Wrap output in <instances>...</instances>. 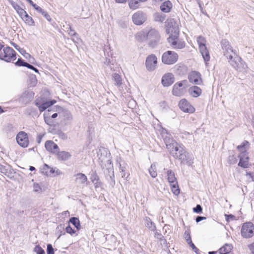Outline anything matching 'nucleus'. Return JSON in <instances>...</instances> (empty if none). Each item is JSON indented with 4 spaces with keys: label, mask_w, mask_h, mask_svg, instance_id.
<instances>
[{
    "label": "nucleus",
    "mask_w": 254,
    "mask_h": 254,
    "mask_svg": "<svg viewBox=\"0 0 254 254\" xmlns=\"http://www.w3.org/2000/svg\"><path fill=\"white\" fill-rule=\"evenodd\" d=\"M168 151L172 156L180 160L182 163L187 164L189 166L193 163L191 155L186 151L183 145L177 142L174 143L171 149H169Z\"/></svg>",
    "instance_id": "nucleus-1"
},
{
    "label": "nucleus",
    "mask_w": 254,
    "mask_h": 254,
    "mask_svg": "<svg viewBox=\"0 0 254 254\" xmlns=\"http://www.w3.org/2000/svg\"><path fill=\"white\" fill-rule=\"evenodd\" d=\"M250 146V143L247 141H244L242 143L237 147V149L240 152L239 155L240 161L238 165L242 168H247L249 166V157L246 149Z\"/></svg>",
    "instance_id": "nucleus-2"
},
{
    "label": "nucleus",
    "mask_w": 254,
    "mask_h": 254,
    "mask_svg": "<svg viewBox=\"0 0 254 254\" xmlns=\"http://www.w3.org/2000/svg\"><path fill=\"white\" fill-rule=\"evenodd\" d=\"M148 41V46L152 48L156 47L159 43L160 35L157 30L151 29L143 35Z\"/></svg>",
    "instance_id": "nucleus-3"
},
{
    "label": "nucleus",
    "mask_w": 254,
    "mask_h": 254,
    "mask_svg": "<svg viewBox=\"0 0 254 254\" xmlns=\"http://www.w3.org/2000/svg\"><path fill=\"white\" fill-rule=\"evenodd\" d=\"M179 30L178 28H175L174 33L170 34L168 38V41L171 46L175 49H181L185 47V42L178 40Z\"/></svg>",
    "instance_id": "nucleus-4"
},
{
    "label": "nucleus",
    "mask_w": 254,
    "mask_h": 254,
    "mask_svg": "<svg viewBox=\"0 0 254 254\" xmlns=\"http://www.w3.org/2000/svg\"><path fill=\"white\" fill-rule=\"evenodd\" d=\"M221 47L223 50V55L229 61H233L234 57L238 56L236 52L233 50L232 47L230 45L229 42L226 40H222Z\"/></svg>",
    "instance_id": "nucleus-5"
},
{
    "label": "nucleus",
    "mask_w": 254,
    "mask_h": 254,
    "mask_svg": "<svg viewBox=\"0 0 254 254\" xmlns=\"http://www.w3.org/2000/svg\"><path fill=\"white\" fill-rule=\"evenodd\" d=\"M241 233L244 238H252L254 235V225L250 222L244 223L242 226Z\"/></svg>",
    "instance_id": "nucleus-6"
},
{
    "label": "nucleus",
    "mask_w": 254,
    "mask_h": 254,
    "mask_svg": "<svg viewBox=\"0 0 254 254\" xmlns=\"http://www.w3.org/2000/svg\"><path fill=\"white\" fill-rule=\"evenodd\" d=\"M3 48V52H1L2 60L6 62H10L16 59V53L12 48L7 46Z\"/></svg>",
    "instance_id": "nucleus-7"
},
{
    "label": "nucleus",
    "mask_w": 254,
    "mask_h": 254,
    "mask_svg": "<svg viewBox=\"0 0 254 254\" xmlns=\"http://www.w3.org/2000/svg\"><path fill=\"white\" fill-rule=\"evenodd\" d=\"M178 59V56L174 51H168L162 55V63L166 64H172L175 63Z\"/></svg>",
    "instance_id": "nucleus-8"
},
{
    "label": "nucleus",
    "mask_w": 254,
    "mask_h": 254,
    "mask_svg": "<svg viewBox=\"0 0 254 254\" xmlns=\"http://www.w3.org/2000/svg\"><path fill=\"white\" fill-rule=\"evenodd\" d=\"M229 63L235 69L239 71L247 68L245 62L238 56L234 57L233 61H229Z\"/></svg>",
    "instance_id": "nucleus-9"
},
{
    "label": "nucleus",
    "mask_w": 254,
    "mask_h": 254,
    "mask_svg": "<svg viewBox=\"0 0 254 254\" xmlns=\"http://www.w3.org/2000/svg\"><path fill=\"white\" fill-rule=\"evenodd\" d=\"M132 21L135 25H140L146 20V16L142 11H137L132 16Z\"/></svg>",
    "instance_id": "nucleus-10"
},
{
    "label": "nucleus",
    "mask_w": 254,
    "mask_h": 254,
    "mask_svg": "<svg viewBox=\"0 0 254 254\" xmlns=\"http://www.w3.org/2000/svg\"><path fill=\"white\" fill-rule=\"evenodd\" d=\"M107 162L108 164H109V167L107 169V172H105L106 177L107 179L108 180L110 184L112 186H114L115 185V180L114 179L115 175L113 165L112 164V162L110 160H108Z\"/></svg>",
    "instance_id": "nucleus-11"
},
{
    "label": "nucleus",
    "mask_w": 254,
    "mask_h": 254,
    "mask_svg": "<svg viewBox=\"0 0 254 254\" xmlns=\"http://www.w3.org/2000/svg\"><path fill=\"white\" fill-rule=\"evenodd\" d=\"M157 58L153 54L148 56L146 60V66L149 71L154 70L157 66Z\"/></svg>",
    "instance_id": "nucleus-12"
},
{
    "label": "nucleus",
    "mask_w": 254,
    "mask_h": 254,
    "mask_svg": "<svg viewBox=\"0 0 254 254\" xmlns=\"http://www.w3.org/2000/svg\"><path fill=\"white\" fill-rule=\"evenodd\" d=\"M180 109L186 113H193L195 111V108L185 99H182L179 103Z\"/></svg>",
    "instance_id": "nucleus-13"
},
{
    "label": "nucleus",
    "mask_w": 254,
    "mask_h": 254,
    "mask_svg": "<svg viewBox=\"0 0 254 254\" xmlns=\"http://www.w3.org/2000/svg\"><path fill=\"white\" fill-rule=\"evenodd\" d=\"M162 135L168 150L169 149H171L174 143H177V142L172 138L171 135L168 133L166 129H163L162 130Z\"/></svg>",
    "instance_id": "nucleus-14"
},
{
    "label": "nucleus",
    "mask_w": 254,
    "mask_h": 254,
    "mask_svg": "<svg viewBox=\"0 0 254 254\" xmlns=\"http://www.w3.org/2000/svg\"><path fill=\"white\" fill-rule=\"evenodd\" d=\"M16 141L18 144L23 147L28 146L29 141L27 134L24 131L19 132L16 136Z\"/></svg>",
    "instance_id": "nucleus-15"
},
{
    "label": "nucleus",
    "mask_w": 254,
    "mask_h": 254,
    "mask_svg": "<svg viewBox=\"0 0 254 254\" xmlns=\"http://www.w3.org/2000/svg\"><path fill=\"white\" fill-rule=\"evenodd\" d=\"M188 79L190 82L195 85H200L202 82L200 73L196 71H191L188 76Z\"/></svg>",
    "instance_id": "nucleus-16"
},
{
    "label": "nucleus",
    "mask_w": 254,
    "mask_h": 254,
    "mask_svg": "<svg viewBox=\"0 0 254 254\" xmlns=\"http://www.w3.org/2000/svg\"><path fill=\"white\" fill-rule=\"evenodd\" d=\"M161 82L164 87L171 85L174 82V77L172 73H167L162 77Z\"/></svg>",
    "instance_id": "nucleus-17"
},
{
    "label": "nucleus",
    "mask_w": 254,
    "mask_h": 254,
    "mask_svg": "<svg viewBox=\"0 0 254 254\" xmlns=\"http://www.w3.org/2000/svg\"><path fill=\"white\" fill-rule=\"evenodd\" d=\"M45 146L48 151L53 154H57L59 151L58 145L51 140L46 141Z\"/></svg>",
    "instance_id": "nucleus-18"
},
{
    "label": "nucleus",
    "mask_w": 254,
    "mask_h": 254,
    "mask_svg": "<svg viewBox=\"0 0 254 254\" xmlns=\"http://www.w3.org/2000/svg\"><path fill=\"white\" fill-rule=\"evenodd\" d=\"M56 102V101L55 100H52L42 103H39L36 102L35 105L38 107L40 112H43L48 108L53 105Z\"/></svg>",
    "instance_id": "nucleus-19"
},
{
    "label": "nucleus",
    "mask_w": 254,
    "mask_h": 254,
    "mask_svg": "<svg viewBox=\"0 0 254 254\" xmlns=\"http://www.w3.org/2000/svg\"><path fill=\"white\" fill-rule=\"evenodd\" d=\"M190 94L193 97H199L202 92L201 89L197 86H192L189 89Z\"/></svg>",
    "instance_id": "nucleus-20"
},
{
    "label": "nucleus",
    "mask_w": 254,
    "mask_h": 254,
    "mask_svg": "<svg viewBox=\"0 0 254 254\" xmlns=\"http://www.w3.org/2000/svg\"><path fill=\"white\" fill-rule=\"evenodd\" d=\"M199 49L204 62L206 63L209 61L210 57L209 51L206 46H201V47Z\"/></svg>",
    "instance_id": "nucleus-21"
},
{
    "label": "nucleus",
    "mask_w": 254,
    "mask_h": 254,
    "mask_svg": "<svg viewBox=\"0 0 254 254\" xmlns=\"http://www.w3.org/2000/svg\"><path fill=\"white\" fill-rule=\"evenodd\" d=\"M166 26L167 27V31L168 33H174L175 28H178L175 26V22L174 19H170L167 20L166 22Z\"/></svg>",
    "instance_id": "nucleus-22"
},
{
    "label": "nucleus",
    "mask_w": 254,
    "mask_h": 254,
    "mask_svg": "<svg viewBox=\"0 0 254 254\" xmlns=\"http://www.w3.org/2000/svg\"><path fill=\"white\" fill-rule=\"evenodd\" d=\"M57 154L58 155V159L63 161H66L69 159L71 156V154L69 152L66 151L60 152L59 151Z\"/></svg>",
    "instance_id": "nucleus-23"
},
{
    "label": "nucleus",
    "mask_w": 254,
    "mask_h": 254,
    "mask_svg": "<svg viewBox=\"0 0 254 254\" xmlns=\"http://www.w3.org/2000/svg\"><path fill=\"white\" fill-rule=\"evenodd\" d=\"M172 6V3L167 0L163 2L160 6V9L164 12H169Z\"/></svg>",
    "instance_id": "nucleus-24"
},
{
    "label": "nucleus",
    "mask_w": 254,
    "mask_h": 254,
    "mask_svg": "<svg viewBox=\"0 0 254 254\" xmlns=\"http://www.w3.org/2000/svg\"><path fill=\"white\" fill-rule=\"evenodd\" d=\"M112 79L115 82V85L120 87L122 84V79L121 76L118 73H114L112 75Z\"/></svg>",
    "instance_id": "nucleus-25"
},
{
    "label": "nucleus",
    "mask_w": 254,
    "mask_h": 254,
    "mask_svg": "<svg viewBox=\"0 0 254 254\" xmlns=\"http://www.w3.org/2000/svg\"><path fill=\"white\" fill-rule=\"evenodd\" d=\"M167 180L170 184L174 183L176 184L177 179L175 177V173L172 170H169L167 172Z\"/></svg>",
    "instance_id": "nucleus-26"
},
{
    "label": "nucleus",
    "mask_w": 254,
    "mask_h": 254,
    "mask_svg": "<svg viewBox=\"0 0 254 254\" xmlns=\"http://www.w3.org/2000/svg\"><path fill=\"white\" fill-rule=\"evenodd\" d=\"M233 248V246L230 244H225L223 247L221 248L219 251L220 254H227L229 253Z\"/></svg>",
    "instance_id": "nucleus-27"
},
{
    "label": "nucleus",
    "mask_w": 254,
    "mask_h": 254,
    "mask_svg": "<svg viewBox=\"0 0 254 254\" xmlns=\"http://www.w3.org/2000/svg\"><path fill=\"white\" fill-rule=\"evenodd\" d=\"M87 181V178L85 174L78 173L76 175V181L80 184H83Z\"/></svg>",
    "instance_id": "nucleus-28"
},
{
    "label": "nucleus",
    "mask_w": 254,
    "mask_h": 254,
    "mask_svg": "<svg viewBox=\"0 0 254 254\" xmlns=\"http://www.w3.org/2000/svg\"><path fill=\"white\" fill-rule=\"evenodd\" d=\"M128 6L131 9H136L140 6V3L141 2L139 0H128Z\"/></svg>",
    "instance_id": "nucleus-29"
},
{
    "label": "nucleus",
    "mask_w": 254,
    "mask_h": 254,
    "mask_svg": "<svg viewBox=\"0 0 254 254\" xmlns=\"http://www.w3.org/2000/svg\"><path fill=\"white\" fill-rule=\"evenodd\" d=\"M145 225L151 231H155L156 230L155 224L148 217H147L145 219Z\"/></svg>",
    "instance_id": "nucleus-30"
},
{
    "label": "nucleus",
    "mask_w": 254,
    "mask_h": 254,
    "mask_svg": "<svg viewBox=\"0 0 254 254\" xmlns=\"http://www.w3.org/2000/svg\"><path fill=\"white\" fill-rule=\"evenodd\" d=\"M166 18L164 14L156 12L154 14V19L155 21L163 22Z\"/></svg>",
    "instance_id": "nucleus-31"
},
{
    "label": "nucleus",
    "mask_w": 254,
    "mask_h": 254,
    "mask_svg": "<svg viewBox=\"0 0 254 254\" xmlns=\"http://www.w3.org/2000/svg\"><path fill=\"white\" fill-rule=\"evenodd\" d=\"M69 222L71 223L77 229H80V224L79 219L75 217H71L69 219Z\"/></svg>",
    "instance_id": "nucleus-32"
},
{
    "label": "nucleus",
    "mask_w": 254,
    "mask_h": 254,
    "mask_svg": "<svg viewBox=\"0 0 254 254\" xmlns=\"http://www.w3.org/2000/svg\"><path fill=\"white\" fill-rule=\"evenodd\" d=\"M50 111L48 110V112H46L44 113V121L45 122V123L49 125V126H52L53 123H54V122H53V119L50 117Z\"/></svg>",
    "instance_id": "nucleus-33"
},
{
    "label": "nucleus",
    "mask_w": 254,
    "mask_h": 254,
    "mask_svg": "<svg viewBox=\"0 0 254 254\" xmlns=\"http://www.w3.org/2000/svg\"><path fill=\"white\" fill-rule=\"evenodd\" d=\"M22 19L25 22V23L27 24H28L30 26H33L34 25V21L32 18L28 15V14L25 15V16L23 17Z\"/></svg>",
    "instance_id": "nucleus-34"
},
{
    "label": "nucleus",
    "mask_w": 254,
    "mask_h": 254,
    "mask_svg": "<svg viewBox=\"0 0 254 254\" xmlns=\"http://www.w3.org/2000/svg\"><path fill=\"white\" fill-rule=\"evenodd\" d=\"M171 190L173 193L175 195H178L180 193V189L179 188L178 183L176 182V184L174 183L170 184Z\"/></svg>",
    "instance_id": "nucleus-35"
},
{
    "label": "nucleus",
    "mask_w": 254,
    "mask_h": 254,
    "mask_svg": "<svg viewBox=\"0 0 254 254\" xmlns=\"http://www.w3.org/2000/svg\"><path fill=\"white\" fill-rule=\"evenodd\" d=\"M64 120L67 121H70L72 119L71 113L68 111H64L63 113Z\"/></svg>",
    "instance_id": "nucleus-36"
},
{
    "label": "nucleus",
    "mask_w": 254,
    "mask_h": 254,
    "mask_svg": "<svg viewBox=\"0 0 254 254\" xmlns=\"http://www.w3.org/2000/svg\"><path fill=\"white\" fill-rule=\"evenodd\" d=\"M8 167L3 166L0 164V172L3 174L4 175L9 177V171L8 170Z\"/></svg>",
    "instance_id": "nucleus-37"
},
{
    "label": "nucleus",
    "mask_w": 254,
    "mask_h": 254,
    "mask_svg": "<svg viewBox=\"0 0 254 254\" xmlns=\"http://www.w3.org/2000/svg\"><path fill=\"white\" fill-rule=\"evenodd\" d=\"M197 42L199 45V48H200L201 46H206L205 39L202 36H198L197 39Z\"/></svg>",
    "instance_id": "nucleus-38"
},
{
    "label": "nucleus",
    "mask_w": 254,
    "mask_h": 254,
    "mask_svg": "<svg viewBox=\"0 0 254 254\" xmlns=\"http://www.w3.org/2000/svg\"><path fill=\"white\" fill-rule=\"evenodd\" d=\"M155 169V165L153 166L152 164L149 169V174L152 178H155L157 176V173Z\"/></svg>",
    "instance_id": "nucleus-39"
},
{
    "label": "nucleus",
    "mask_w": 254,
    "mask_h": 254,
    "mask_svg": "<svg viewBox=\"0 0 254 254\" xmlns=\"http://www.w3.org/2000/svg\"><path fill=\"white\" fill-rule=\"evenodd\" d=\"M34 251L37 254H45L44 250L39 245H36L35 247Z\"/></svg>",
    "instance_id": "nucleus-40"
},
{
    "label": "nucleus",
    "mask_w": 254,
    "mask_h": 254,
    "mask_svg": "<svg viewBox=\"0 0 254 254\" xmlns=\"http://www.w3.org/2000/svg\"><path fill=\"white\" fill-rule=\"evenodd\" d=\"M181 93V90L179 89V87H178L175 85H174L173 90H172V93L174 95L179 96L180 95Z\"/></svg>",
    "instance_id": "nucleus-41"
},
{
    "label": "nucleus",
    "mask_w": 254,
    "mask_h": 254,
    "mask_svg": "<svg viewBox=\"0 0 254 254\" xmlns=\"http://www.w3.org/2000/svg\"><path fill=\"white\" fill-rule=\"evenodd\" d=\"M26 64L27 63L25 62L23 59L21 58L18 59L17 62L15 63V64L18 66H26Z\"/></svg>",
    "instance_id": "nucleus-42"
},
{
    "label": "nucleus",
    "mask_w": 254,
    "mask_h": 254,
    "mask_svg": "<svg viewBox=\"0 0 254 254\" xmlns=\"http://www.w3.org/2000/svg\"><path fill=\"white\" fill-rule=\"evenodd\" d=\"M119 165H120V171H122V172L126 171L127 164L125 163V161L122 160V159L121 158H120Z\"/></svg>",
    "instance_id": "nucleus-43"
},
{
    "label": "nucleus",
    "mask_w": 254,
    "mask_h": 254,
    "mask_svg": "<svg viewBox=\"0 0 254 254\" xmlns=\"http://www.w3.org/2000/svg\"><path fill=\"white\" fill-rule=\"evenodd\" d=\"M237 159L236 157L233 155H230L228 157V162L230 164H234L237 162Z\"/></svg>",
    "instance_id": "nucleus-44"
},
{
    "label": "nucleus",
    "mask_w": 254,
    "mask_h": 254,
    "mask_svg": "<svg viewBox=\"0 0 254 254\" xmlns=\"http://www.w3.org/2000/svg\"><path fill=\"white\" fill-rule=\"evenodd\" d=\"M193 211L194 212L200 214L202 213V207L199 204H197L196 206L193 208Z\"/></svg>",
    "instance_id": "nucleus-45"
},
{
    "label": "nucleus",
    "mask_w": 254,
    "mask_h": 254,
    "mask_svg": "<svg viewBox=\"0 0 254 254\" xmlns=\"http://www.w3.org/2000/svg\"><path fill=\"white\" fill-rule=\"evenodd\" d=\"M47 254H54V249L50 244L47 245Z\"/></svg>",
    "instance_id": "nucleus-46"
},
{
    "label": "nucleus",
    "mask_w": 254,
    "mask_h": 254,
    "mask_svg": "<svg viewBox=\"0 0 254 254\" xmlns=\"http://www.w3.org/2000/svg\"><path fill=\"white\" fill-rule=\"evenodd\" d=\"M10 3L11 4L13 8L17 11L18 10H19L21 7L15 2L13 1L12 0H8Z\"/></svg>",
    "instance_id": "nucleus-47"
},
{
    "label": "nucleus",
    "mask_w": 254,
    "mask_h": 254,
    "mask_svg": "<svg viewBox=\"0 0 254 254\" xmlns=\"http://www.w3.org/2000/svg\"><path fill=\"white\" fill-rule=\"evenodd\" d=\"M65 230L66 233L70 234V235H72L75 233V231L74 229L72 228V227L68 225L66 228Z\"/></svg>",
    "instance_id": "nucleus-48"
},
{
    "label": "nucleus",
    "mask_w": 254,
    "mask_h": 254,
    "mask_svg": "<svg viewBox=\"0 0 254 254\" xmlns=\"http://www.w3.org/2000/svg\"><path fill=\"white\" fill-rule=\"evenodd\" d=\"M17 12L18 13V14L21 17L22 19L23 18L24 16H25V15H26L27 14V12H26V11H25L21 7L20 8L19 10H18L17 11Z\"/></svg>",
    "instance_id": "nucleus-49"
},
{
    "label": "nucleus",
    "mask_w": 254,
    "mask_h": 254,
    "mask_svg": "<svg viewBox=\"0 0 254 254\" xmlns=\"http://www.w3.org/2000/svg\"><path fill=\"white\" fill-rule=\"evenodd\" d=\"M50 167L46 164H45L42 169V173L46 175H49V173L48 172Z\"/></svg>",
    "instance_id": "nucleus-50"
},
{
    "label": "nucleus",
    "mask_w": 254,
    "mask_h": 254,
    "mask_svg": "<svg viewBox=\"0 0 254 254\" xmlns=\"http://www.w3.org/2000/svg\"><path fill=\"white\" fill-rule=\"evenodd\" d=\"M57 134L59 136L63 139H65L67 138L66 134L61 130L58 131Z\"/></svg>",
    "instance_id": "nucleus-51"
},
{
    "label": "nucleus",
    "mask_w": 254,
    "mask_h": 254,
    "mask_svg": "<svg viewBox=\"0 0 254 254\" xmlns=\"http://www.w3.org/2000/svg\"><path fill=\"white\" fill-rule=\"evenodd\" d=\"M184 237L188 244L190 243V241H191L190 233L187 231L185 232Z\"/></svg>",
    "instance_id": "nucleus-52"
},
{
    "label": "nucleus",
    "mask_w": 254,
    "mask_h": 254,
    "mask_svg": "<svg viewBox=\"0 0 254 254\" xmlns=\"http://www.w3.org/2000/svg\"><path fill=\"white\" fill-rule=\"evenodd\" d=\"M91 179L93 183H95V182H98L99 181V178L98 176L96 173L93 174L91 176Z\"/></svg>",
    "instance_id": "nucleus-53"
},
{
    "label": "nucleus",
    "mask_w": 254,
    "mask_h": 254,
    "mask_svg": "<svg viewBox=\"0 0 254 254\" xmlns=\"http://www.w3.org/2000/svg\"><path fill=\"white\" fill-rule=\"evenodd\" d=\"M190 246L192 248L193 251L197 253L198 252V249L195 246L194 244L191 241H190V243H188Z\"/></svg>",
    "instance_id": "nucleus-54"
},
{
    "label": "nucleus",
    "mask_w": 254,
    "mask_h": 254,
    "mask_svg": "<svg viewBox=\"0 0 254 254\" xmlns=\"http://www.w3.org/2000/svg\"><path fill=\"white\" fill-rule=\"evenodd\" d=\"M27 68H29V69H31L32 70H33L34 71H35L36 72H38V70L37 68L35 67L34 66H33L32 65L27 63V64H26V66Z\"/></svg>",
    "instance_id": "nucleus-55"
},
{
    "label": "nucleus",
    "mask_w": 254,
    "mask_h": 254,
    "mask_svg": "<svg viewBox=\"0 0 254 254\" xmlns=\"http://www.w3.org/2000/svg\"><path fill=\"white\" fill-rule=\"evenodd\" d=\"M225 219H226V220L227 221V222H229V219L231 218L232 219H235V216H234L232 214H225Z\"/></svg>",
    "instance_id": "nucleus-56"
},
{
    "label": "nucleus",
    "mask_w": 254,
    "mask_h": 254,
    "mask_svg": "<svg viewBox=\"0 0 254 254\" xmlns=\"http://www.w3.org/2000/svg\"><path fill=\"white\" fill-rule=\"evenodd\" d=\"M44 134H38L36 138V141L38 144H40L41 142L42 139L43 137Z\"/></svg>",
    "instance_id": "nucleus-57"
},
{
    "label": "nucleus",
    "mask_w": 254,
    "mask_h": 254,
    "mask_svg": "<svg viewBox=\"0 0 254 254\" xmlns=\"http://www.w3.org/2000/svg\"><path fill=\"white\" fill-rule=\"evenodd\" d=\"M29 92H28L27 91L24 92L20 96V100L22 102H28V101H25L24 100H23V98L25 96H27ZM30 101V99L28 100V101Z\"/></svg>",
    "instance_id": "nucleus-58"
},
{
    "label": "nucleus",
    "mask_w": 254,
    "mask_h": 254,
    "mask_svg": "<svg viewBox=\"0 0 254 254\" xmlns=\"http://www.w3.org/2000/svg\"><path fill=\"white\" fill-rule=\"evenodd\" d=\"M42 15L49 21H51V18L50 16V15L48 13L47 11H45L44 12V13L42 14Z\"/></svg>",
    "instance_id": "nucleus-59"
},
{
    "label": "nucleus",
    "mask_w": 254,
    "mask_h": 254,
    "mask_svg": "<svg viewBox=\"0 0 254 254\" xmlns=\"http://www.w3.org/2000/svg\"><path fill=\"white\" fill-rule=\"evenodd\" d=\"M206 218L205 217L201 216H197L195 218V221L196 223H198L202 220H205Z\"/></svg>",
    "instance_id": "nucleus-60"
},
{
    "label": "nucleus",
    "mask_w": 254,
    "mask_h": 254,
    "mask_svg": "<svg viewBox=\"0 0 254 254\" xmlns=\"http://www.w3.org/2000/svg\"><path fill=\"white\" fill-rule=\"evenodd\" d=\"M163 236L161 233H160L157 231H156L154 234V237L156 239H159V240H160L161 238H162Z\"/></svg>",
    "instance_id": "nucleus-61"
},
{
    "label": "nucleus",
    "mask_w": 254,
    "mask_h": 254,
    "mask_svg": "<svg viewBox=\"0 0 254 254\" xmlns=\"http://www.w3.org/2000/svg\"><path fill=\"white\" fill-rule=\"evenodd\" d=\"M248 248L252 254H254V243L248 245Z\"/></svg>",
    "instance_id": "nucleus-62"
},
{
    "label": "nucleus",
    "mask_w": 254,
    "mask_h": 254,
    "mask_svg": "<svg viewBox=\"0 0 254 254\" xmlns=\"http://www.w3.org/2000/svg\"><path fill=\"white\" fill-rule=\"evenodd\" d=\"M31 79L32 80L33 85H35L37 83L36 77L35 75H32L31 76Z\"/></svg>",
    "instance_id": "nucleus-63"
},
{
    "label": "nucleus",
    "mask_w": 254,
    "mask_h": 254,
    "mask_svg": "<svg viewBox=\"0 0 254 254\" xmlns=\"http://www.w3.org/2000/svg\"><path fill=\"white\" fill-rule=\"evenodd\" d=\"M161 242V243L162 245H167V241L164 238V237L163 236V238H161L160 240H159Z\"/></svg>",
    "instance_id": "nucleus-64"
}]
</instances>
